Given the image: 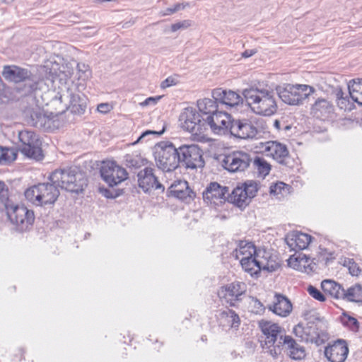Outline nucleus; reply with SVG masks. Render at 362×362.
<instances>
[{
	"label": "nucleus",
	"mask_w": 362,
	"mask_h": 362,
	"mask_svg": "<svg viewBox=\"0 0 362 362\" xmlns=\"http://www.w3.org/2000/svg\"><path fill=\"white\" fill-rule=\"evenodd\" d=\"M253 112L262 116H272L278 109L275 93L272 89L251 86L242 93Z\"/></svg>",
	"instance_id": "1"
},
{
	"label": "nucleus",
	"mask_w": 362,
	"mask_h": 362,
	"mask_svg": "<svg viewBox=\"0 0 362 362\" xmlns=\"http://www.w3.org/2000/svg\"><path fill=\"white\" fill-rule=\"evenodd\" d=\"M49 180L70 192H82L86 185L84 174L76 167L57 169L50 174Z\"/></svg>",
	"instance_id": "2"
},
{
	"label": "nucleus",
	"mask_w": 362,
	"mask_h": 362,
	"mask_svg": "<svg viewBox=\"0 0 362 362\" xmlns=\"http://www.w3.org/2000/svg\"><path fill=\"white\" fill-rule=\"evenodd\" d=\"M259 327L262 332L260 343L262 349L274 358L281 352V341L284 340V329L278 324L267 320H260Z\"/></svg>",
	"instance_id": "3"
},
{
	"label": "nucleus",
	"mask_w": 362,
	"mask_h": 362,
	"mask_svg": "<svg viewBox=\"0 0 362 362\" xmlns=\"http://www.w3.org/2000/svg\"><path fill=\"white\" fill-rule=\"evenodd\" d=\"M156 165L163 172H172L180 164L179 148L169 141L158 143L153 149Z\"/></svg>",
	"instance_id": "4"
},
{
	"label": "nucleus",
	"mask_w": 362,
	"mask_h": 362,
	"mask_svg": "<svg viewBox=\"0 0 362 362\" xmlns=\"http://www.w3.org/2000/svg\"><path fill=\"white\" fill-rule=\"evenodd\" d=\"M28 201L36 206L53 205L60 193L55 183L43 182L27 189L24 193Z\"/></svg>",
	"instance_id": "5"
},
{
	"label": "nucleus",
	"mask_w": 362,
	"mask_h": 362,
	"mask_svg": "<svg viewBox=\"0 0 362 362\" xmlns=\"http://www.w3.org/2000/svg\"><path fill=\"white\" fill-rule=\"evenodd\" d=\"M276 94L286 104L300 105L308 96L314 92V88L308 85L285 84L277 86Z\"/></svg>",
	"instance_id": "6"
},
{
	"label": "nucleus",
	"mask_w": 362,
	"mask_h": 362,
	"mask_svg": "<svg viewBox=\"0 0 362 362\" xmlns=\"http://www.w3.org/2000/svg\"><path fill=\"white\" fill-rule=\"evenodd\" d=\"M19 151L28 158L41 160L44 158L39 136L30 130H22L18 132Z\"/></svg>",
	"instance_id": "7"
},
{
	"label": "nucleus",
	"mask_w": 362,
	"mask_h": 362,
	"mask_svg": "<svg viewBox=\"0 0 362 362\" xmlns=\"http://www.w3.org/2000/svg\"><path fill=\"white\" fill-rule=\"evenodd\" d=\"M10 221L16 226V229L21 232L31 228L35 221V215L32 210L24 205H14L11 202L5 207Z\"/></svg>",
	"instance_id": "8"
},
{
	"label": "nucleus",
	"mask_w": 362,
	"mask_h": 362,
	"mask_svg": "<svg viewBox=\"0 0 362 362\" xmlns=\"http://www.w3.org/2000/svg\"><path fill=\"white\" fill-rule=\"evenodd\" d=\"M293 333L302 341L317 346L324 344L328 339L327 333L320 329L318 325L313 322H309L305 325L298 324L293 328Z\"/></svg>",
	"instance_id": "9"
},
{
	"label": "nucleus",
	"mask_w": 362,
	"mask_h": 362,
	"mask_svg": "<svg viewBox=\"0 0 362 362\" xmlns=\"http://www.w3.org/2000/svg\"><path fill=\"white\" fill-rule=\"evenodd\" d=\"M54 100H59L60 103H64L63 107L59 112L71 109L73 113L81 115L84 113L86 108L83 95L75 93L72 88H67L62 93H58L54 97Z\"/></svg>",
	"instance_id": "10"
},
{
	"label": "nucleus",
	"mask_w": 362,
	"mask_h": 362,
	"mask_svg": "<svg viewBox=\"0 0 362 362\" xmlns=\"http://www.w3.org/2000/svg\"><path fill=\"white\" fill-rule=\"evenodd\" d=\"M257 190L256 182L247 181L241 186H237L228 197V199L240 208L245 207L256 195Z\"/></svg>",
	"instance_id": "11"
},
{
	"label": "nucleus",
	"mask_w": 362,
	"mask_h": 362,
	"mask_svg": "<svg viewBox=\"0 0 362 362\" xmlns=\"http://www.w3.org/2000/svg\"><path fill=\"white\" fill-rule=\"evenodd\" d=\"M180 163L186 168L196 169L204 166L202 150L196 144L182 145L179 147Z\"/></svg>",
	"instance_id": "12"
},
{
	"label": "nucleus",
	"mask_w": 362,
	"mask_h": 362,
	"mask_svg": "<svg viewBox=\"0 0 362 362\" xmlns=\"http://www.w3.org/2000/svg\"><path fill=\"white\" fill-rule=\"evenodd\" d=\"M100 172L102 179L110 187L117 186L128 177L127 170L115 161L103 162Z\"/></svg>",
	"instance_id": "13"
},
{
	"label": "nucleus",
	"mask_w": 362,
	"mask_h": 362,
	"mask_svg": "<svg viewBox=\"0 0 362 362\" xmlns=\"http://www.w3.org/2000/svg\"><path fill=\"white\" fill-rule=\"evenodd\" d=\"M204 202L211 206L217 207L223 204L229 194L228 187L221 186L218 182H211L203 192Z\"/></svg>",
	"instance_id": "14"
},
{
	"label": "nucleus",
	"mask_w": 362,
	"mask_h": 362,
	"mask_svg": "<svg viewBox=\"0 0 362 362\" xmlns=\"http://www.w3.org/2000/svg\"><path fill=\"white\" fill-rule=\"evenodd\" d=\"M251 161L252 159L247 153L234 151L224 156L222 165L229 172H242L249 167Z\"/></svg>",
	"instance_id": "15"
},
{
	"label": "nucleus",
	"mask_w": 362,
	"mask_h": 362,
	"mask_svg": "<svg viewBox=\"0 0 362 362\" xmlns=\"http://www.w3.org/2000/svg\"><path fill=\"white\" fill-rule=\"evenodd\" d=\"M182 128L192 134L198 135L203 131V122L201 115L194 109L187 107L184 110L180 116Z\"/></svg>",
	"instance_id": "16"
},
{
	"label": "nucleus",
	"mask_w": 362,
	"mask_h": 362,
	"mask_svg": "<svg viewBox=\"0 0 362 362\" xmlns=\"http://www.w3.org/2000/svg\"><path fill=\"white\" fill-rule=\"evenodd\" d=\"M209 126L213 132L217 134H226L230 129L233 120L231 116L226 112L218 111L202 118Z\"/></svg>",
	"instance_id": "17"
},
{
	"label": "nucleus",
	"mask_w": 362,
	"mask_h": 362,
	"mask_svg": "<svg viewBox=\"0 0 362 362\" xmlns=\"http://www.w3.org/2000/svg\"><path fill=\"white\" fill-rule=\"evenodd\" d=\"M139 187L145 192L148 193L152 190H160L164 192V186L159 182L158 177L155 175V169L146 167L140 170L137 174Z\"/></svg>",
	"instance_id": "18"
},
{
	"label": "nucleus",
	"mask_w": 362,
	"mask_h": 362,
	"mask_svg": "<svg viewBox=\"0 0 362 362\" xmlns=\"http://www.w3.org/2000/svg\"><path fill=\"white\" fill-rule=\"evenodd\" d=\"M246 291V285L243 282L234 281L218 291L220 298L225 300L230 306H235L237 301L240 300V296Z\"/></svg>",
	"instance_id": "19"
},
{
	"label": "nucleus",
	"mask_w": 362,
	"mask_h": 362,
	"mask_svg": "<svg viewBox=\"0 0 362 362\" xmlns=\"http://www.w3.org/2000/svg\"><path fill=\"white\" fill-rule=\"evenodd\" d=\"M349 354L345 340L338 339L325 348V355L330 362H344Z\"/></svg>",
	"instance_id": "20"
},
{
	"label": "nucleus",
	"mask_w": 362,
	"mask_h": 362,
	"mask_svg": "<svg viewBox=\"0 0 362 362\" xmlns=\"http://www.w3.org/2000/svg\"><path fill=\"white\" fill-rule=\"evenodd\" d=\"M230 133L238 138L247 139L255 138L257 133V129L246 120H233Z\"/></svg>",
	"instance_id": "21"
},
{
	"label": "nucleus",
	"mask_w": 362,
	"mask_h": 362,
	"mask_svg": "<svg viewBox=\"0 0 362 362\" xmlns=\"http://www.w3.org/2000/svg\"><path fill=\"white\" fill-rule=\"evenodd\" d=\"M311 114L321 120H329L334 117V107L329 100L325 98H318L312 105Z\"/></svg>",
	"instance_id": "22"
},
{
	"label": "nucleus",
	"mask_w": 362,
	"mask_h": 362,
	"mask_svg": "<svg viewBox=\"0 0 362 362\" xmlns=\"http://www.w3.org/2000/svg\"><path fill=\"white\" fill-rule=\"evenodd\" d=\"M212 98L217 101L230 107H235L243 102V98L238 93L230 90L216 88L212 91Z\"/></svg>",
	"instance_id": "23"
},
{
	"label": "nucleus",
	"mask_w": 362,
	"mask_h": 362,
	"mask_svg": "<svg viewBox=\"0 0 362 362\" xmlns=\"http://www.w3.org/2000/svg\"><path fill=\"white\" fill-rule=\"evenodd\" d=\"M285 241L291 250L296 252L308 247L311 236L299 231H293L286 235Z\"/></svg>",
	"instance_id": "24"
},
{
	"label": "nucleus",
	"mask_w": 362,
	"mask_h": 362,
	"mask_svg": "<svg viewBox=\"0 0 362 362\" xmlns=\"http://www.w3.org/2000/svg\"><path fill=\"white\" fill-rule=\"evenodd\" d=\"M169 193L185 202H189L195 197V193L189 187L188 182L184 180L175 181L169 187Z\"/></svg>",
	"instance_id": "25"
},
{
	"label": "nucleus",
	"mask_w": 362,
	"mask_h": 362,
	"mask_svg": "<svg viewBox=\"0 0 362 362\" xmlns=\"http://www.w3.org/2000/svg\"><path fill=\"white\" fill-rule=\"evenodd\" d=\"M285 349L286 354L293 360H301L305 356V350L292 337L284 336L281 341V349Z\"/></svg>",
	"instance_id": "26"
},
{
	"label": "nucleus",
	"mask_w": 362,
	"mask_h": 362,
	"mask_svg": "<svg viewBox=\"0 0 362 362\" xmlns=\"http://www.w3.org/2000/svg\"><path fill=\"white\" fill-rule=\"evenodd\" d=\"M264 151L267 156L282 163L288 156V151L286 145L276 141H269L264 144Z\"/></svg>",
	"instance_id": "27"
},
{
	"label": "nucleus",
	"mask_w": 362,
	"mask_h": 362,
	"mask_svg": "<svg viewBox=\"0 0 362 362\" xmlns=\"http://www.w3.org/2000/svg\"><path fill=\"white\" fill-rule=\"evenodd\" d=\"M268 308L279 316L286 317L292 311V304L284 296L276 293L273 303Z\"/></svg>",
	"instance_id": "28"
},
{
	"label": "nucleus",
	"mask_w": 362,
	"mask_h": 362,
	"mask_svg": "<svg viewBox=\"0 0 362 362\" xmlns=\"http://www.w3.org/2000/svg\"><path fill=\"white\" fill-rule=\"evenodd\" d=\"M29 123L38 129L51 131L54 129V120L42 110H35L30 113Z\"/></svg>",
	"instance_id": "29"
},
{
	"label": "nucleus",
	"mask_w": 362,
	"mask_h": 362,
	"mask_svg": "<svg viewBox=\"0 0 362 362\" xmlns=\"http://www.w3.org/2000/svg\"><path fill=\"white\" fill-rule=\"evenodd\" d=\"M4 77L11 81L20 83L30 79L31 74L26 69L17 66H5L3 70Z\"/></svg>",
	"instance_id": "30"
},
{
	"label": "nucleus",
	"mask_w": 362,
	"mask_h": 362,
	"mask_svg": "<svg viewBox=\"0 0 362 362\" xmlns=\"http://www.w3.org/2000/svg\"><path fill=\"white\" fill-rule=\"evenodd\" d=\"M257 252L258 250L256 249L252 243L240 241L238 247L233 251L231 255L236 259H239L240 262L241 259L251 258V257L256 255Z\"/></svg>",
	"instance_id": "31"
},
{
	"label": "nucleus",
	"mask_w": 362,
	"mask_h": 362,
	"mask_svg": "<svg viewBox=\"0 0 362 362\" xmlns=\"http://www.w3.org/2000/svg\"><path fill=\"white\" fill-rule=\"evenodd\" d=\"M257 257H260L261 259V270L274 272L281 266L277 257L272 255L265 250L259 249Z\"/></svg>",
	"instance_id": "32"
},
{
	"label": "nucleus",
	"mask_w": 362,
	"mask_h": 362,
	"mask_svg": "<svg viewBox=\"0 0 362 362\" xmlns=\"http://www.w3.org/2000/svg\"><path fill=\"white\" fill-rule=\"evenodd\" d=\"M321 287L326 294L337 299H344L345 289L336 281L329 279L324 280L321 283Z\"/></svg>",
	"instance_id": "33"
},
{
	"label": "nucleus",
	"mask_w": 362,
	"mask_h": 362,
	"mask_svg": "<svg viewBox=\"0 0 362 362\" xmlns=\"http://www.w3.org/2000/svg\"><path fill=\"white\" fill-rule=\"evenodd\" d=\"M310 260L309 257L303 254H299L296 257L293 255L288 259V265L296 270L308 272L310 270H312Z\"/></svg>",
	"instance_id": "34"
},
{
	"label": "nucleus",
	"mask_w": 362,
	"mask_h": 362,
	"mask_svg": "<svg viewBox=\"0 0 362 362\" xmlns=\"http://www.w3.org/2000/svg\"><path fill=\"white\" fill-rule=\"evenodd\" d=\"M240 264L245 272L252 276H257L261 271V259L260 257H257V254L251 258L241 259Z\"/></svg>",
	"instance_id": "35"
},
{
	"label": "nucleus",
	"mask_w": 362,
	"mask_h": 362,
	"mask_svg": "<svg viewBox=\"0 0 362 362\" xmlns=\"http://www.w3.org/2000/svg\"><path fill=\"white\" fill-rule=\"evenodd\" d=\"M349 96L351 100L362 106V79H353L348 83Z\"/></svg>",
	"instance_id": "36"
},
{
	"label": "nucleus",
	"mask_w": 362,
	"mask_h": 362,
	"mask_svg": "<svg viewBox=\"0 0 362 362\" xmlns=\"http://www.w3.org/2000/svg\"><path fill=\"white\" fill-rule=\"evenodd\" d=\"M217 101L214 98H203L197 101V107L203 115H211L217 110Z\"/></svg>",
	"instance_id": "37"
},
{
	"label": "nucleus",
	"mask_w": 362,
	"mask_h": 362,
	"mask_svg": "<svg viewBox=\"0 0 362 362\" xmlns=\"http://www.w3.org/2000/svg\"><path fill=\"white\" fill-rule=\"evenodd\" d=\"M344 299L352 302L362 303V286L355 284L345 290Z\"/></svg>",
	"instance_id": "38"
},
{
	"label": "nucleus",
	"mask_w": 362,
	"mask_h": 362,
	"mask_svg": "<svg viewBox=\"0 0 362 362\" xmlns=\"http://www.w3.org/2000/svg\"><path fill=\"white\" fill-rule=\"evenodd\" d=\"M221 315L226 320L227 323L232 327H238L240 325V318L238 315L233 310H226L221 312Z\"/></svg>",
	"instance_id": "39"
},
{
	"label": "nucleus",
	"mask_w": 362,
	"mask_h": 362,
	"mask_svg": "<svg viewBox=\"0 0 362 362\" xmlns=\"http://www.w3.org/2000/svg\"><path fill=\"white\" fill-rule=\"evenodd\" d=\"M17 154L13 149L0 146V164H6L16 159Z\"/></svg>",
	"instance_id": "40"
},
{
	"label": "nucleus",
	"mask_w": 362,
	"mask_h": 362,
	"mask_svg": "<svg viewBox=\"0 0 362 362\" xmlns=\"http://www.w3.org/2000/svg\"><path fill=\"white\" fill-rule=\"evenodd\" d=\"M253 164L259 175L264 177L269 173L271 170L270 165L264 158L256 157Z\"/></svg>",
	"instance_id": "41"
},
{
	"label": "nucleus",
	"mask_w": 362,
	"mask_h": 362,
	"mask_svg": "<svg viewBox=\"0 0 362 362\" xmlns=\"http://www.w3.org/2000/svg\"><path fill=\"white\" fill-rule=\"evenodd\" d=\"M0 202L4 207L11 202L9 199L8 187L4 181L0 180Z\"/></svg>",
	"instance_id": "42"
},
{
	"label": "nucleus",
	"mask_w": 362,
	"mask_h": 362,
	"mask_svg": "<svg viewBox=\"0 0 362 362\" xmlns=\"http://www.w3.org/2000/svg\"><path fill=\"white\" fill-rule=\"evenodd\" d=\"M342 323L349 327L353 332H357L359 329V323L358 320L351 316L344 315L342 318Z\"/></svg>",
	"instance_id": "43"
},
{
	"label": "nucleus",
	"mask_w": 362,
	"mask_h": 362,
	"mask_svg": "<svg viewBox=\"0 0 362 362\" xmlns=\"http://www.w3.org/2000/svg\"><path fill=\"white\" fill-rule=\"evenodd\" d=\"M77 69L78 73V79L86 81L90 76V70L88 66L85 64L78 63L77 64Z\"/></svg>",
	"instance_id": "44"
},
{
	"label": "nucleus",
	"mask_w": 362,
	"mask_h": 362,
	"mask_svg": "<svg viewBox=\"0 0 362 362\" xmlns=\"http://www.w3.org/2000/svg\"><path fill=\"white\" fill-rule=\"evenodd\" d=\"M99 191L105 197L108 199L116 198L122 193V189H110L104 187H100Z\"/></svg>",
	"instance_id": "45"
},
{
	"label": "nucleus",
	"mask_w": 362,
	"mask_h": 362,
	"mask_svg": "<svg viewBox=\"0 0 362 362\" xmlns=\"http://www.w3.org/2000/svg\"><path fill=\"white\" fill-rule=\"evenodd\" d=\"M349 97V95H346L344 98L338 100L337 105L340 109L345 111H351L354 108V105L350 101Z\"/></svg>",
	"instance_id": "46"
},
{
	"label": "nucleus",
	"mask_w": 362,
	"mask_h": 362,
	"mask_svg": "<svg viewBox=\"0 0 362 362\" xmlns=\"http://www.w3.org/2000/svg\"><path fill=\"white\" fill-rule=\"evenodd\" d=\"M308 292L313 298L320 302H324L326 299L325 295L313 286H308Z\"/></svg>",
	"instance_id": "47"
},
{
	"label": "nucleus",
	"mask_w": 362,
	"mask_h": 362,
	"mask_svg": "<svg viewBox=\"0 0 362 362\" xmlns=\"http://www.w3.org/2000/svg\"><path fill=\"white\" fill-rule=\"evenodd\" d=\"M191 25L190 21L185 20L180 22H177L171 25L172 32H176L180 29H186Z\"/></svg>",
	"instance_id": "48"
},
{
	"label": "nucleus",
	"mask_w": 362,
	"mask_h": 362,
	"mask_svg": "<svg viewBox=\"0 0 362 362\" xmlns=\"http://www.w3.org/2000/svg\"><path fill=\"white\" fill-rule=\"evenodd\" d=\"M348 269L352 276H358L361 272L358 264L352 259H349L348 261Z\"/></svg>",
	"instance_id": "49"
},
{
	"label": "nucleus",
	"mask_w": 362,
	"mask_h": 362,
	"mask_svg": "<svg viewBox=\"0 0 362 362\" xmlns=\"http://www.w3.org/2000/svg\"><path fill=\"white\" fill-rule=\"evenodd\" d=\"M177 83V80L175 78H174L173 76H169L166 79H165L164 81H163L161 82L160 88L162 89H165L170 86H175Z\"/></svg>",
	"instance_id": "50"
},
{
	"label": "nucleus",
	"mask_w": 362,
	"mask_h": 362,
	"mask_svg": "<svg viewBox=\"0 0 362 362\" xmlns=\"http://www.w3.org/2000/svg\"><path fill=\"white\" fill-rule=\"evenodd\" d=\"M165 132V129L163 128L161 131L160 132H156V131H151V130H147L146 132H144V133H142L140 136L137 139V140L134 143V144H137L139 142H141L142 141V140L146 136H148L150 134H154V135H157V136H159V135H161L163 134V132Z\"/></svg>",
	"instance_id": "51"
},
{
	"label": "nucleus",
	"mask_w": 362,
	"mask_h": 362,
	"mask_svg": "<svg viewBox=\"0 0 362 362\" xmlns=\"http://www.w3.org/2000/svg\"><path fill=\"white\" fill-rule=\"evenodd\" d=\"M72 71L73 70L67 66H59V73L60 76L62 74L63 78L70 77L72 74Z\"/></svg>",
	"instance_id": "52"
},
{
	"label": "nucleus",
	"mask_w": 362,
	"mask_h": 362,
	"mask_svg": "<svg viewBox=\"0 0 362 362\" xmlns=\"http://www.w3.org/2000/svg\"><path fill=\"white\" fill-rule=\"evenodd\" d=\"M285 184L284 182H279L274 185L270 187V193L278 194L281 193L282 189H284Z\"/></svg>",
	"instance_id": "53"
},
{
	"label": "nucleus",
	"mask_w": 362,
	"mask_h": 362,
	"mask_svg": "<svg viewBox=\"0 0 362 362\" xmlns=\"http://www.w3.org/2000/svg\"><path fill=\"white\" fill-rule=\"evenodd\" d=\"M162 96L149 97L146 98L144 102L141 103V105L147 106L151 104L155 105L160 100Z\"/></svg>",
	"instance_id": "54"
},
{
	"label": "nucleus",
	"mask_w": 362,
	"mask_h": 362,
	"mask_svg": "<svg viewBox=\"0 0 362 362\" xmlns=\"http://www.w3.org/2000/svg\"><path fill=\"white\" fill-rule=\"evenodd\" d=\"M97 110L100 113L106 114L111 110V106L108 103H100L98 105Z\"/></svg>",
	"instance_id": "55"
},
{
	"label": "nucleus",
	"mask_w": 362,
	"mask_h": 362,
	"mask_svg": "<svg viewBox=\"0 0 362 362\" xmlns=\"http://www.w3.org/2000/svg\"><path fill=\"white\" fill-rule=\"evenodd\" d=\"M253 303H254L253 306L256 309V310H255L256 313H260V312L264 311V306L258 299L253 298Z\"/></svg>",
	"instance_id": "56"
},
{
	"label": "nucleus",
	"mask_w": 362,
	"mask_h": 362,
	"mask_svg": "<svg viewBox=\"0 0 362 362\" xmlns=\"http://www.w3.org/2000/svg\"><path fill=\"white\" fill-rule=\"evenodd\" d=\"M335 95H336L337 102H338L339 100L344 98L346 95L344 94V93L342 91L341 88L336 89Z\"/></svg>",
	"instance_id": "57"
},
{
	"label": "nucleus",
	"mask_w": 362,
	"mask_h": 362,
	"mask_svg": "<svg viewBox=\"0 0 362 362\" xmlns=\"http://www.w3.org/2000/svg\"><path fill=\"white\" fill-rule=\"evenodd\" d=\"M255 53L256 51L255 49H247L243 52L242 56L244 58H248L255 54Z\"/></svg>",
	"instance_id": "58"
},
{
	"label": "nucleus",
	"mask_w": 362,
	"mask_h": 362,
	"mask_svg": "<svg viewBox=\"0 0 362 362\" xmlns=\"http://www.w3.org/2000/svg\"><path fill=\"white\" fill-rule=\"evenodd\" d=\"M189 6V4L188 3H186V4H176L173 8H174V11L175 12L180 11V10H182V9H184L186 6Z\"/></svg>",
	"instance_id": "59"
},
{
	"label": "nucleus",
	"mask_w": 362,
	"mask_h": 362,
	"mask_svg": "<svg viewBox=\"0 0 362 362\" xmlns=\"http://www.w3.org/2000/svg\"><path fill=\"white\" fill-rule=\"evenodd\" d=\"M175 13L173 7L168 8L163 15H170Z\"/></svg>",
	"instance_id": "60"
},
{
	"label": "nucleus",
	"mask_w": 362,
	"mask_h": 362,
	"mask_svg": "<svg viewBox=\"0 0 362 362\" xmlns=\"http://www.w3.org/2000/svg\"><path fill=\"white\" fill-rule=\"evenodd\" d=\"M6 4H10L13 2L14 0H2Z\"/></svg>",
	"instance_id": "61"
},
{
	"label": "nucleus",
	"mask_w": 362,
	"mask_h": 362,
	"mask_svg": "<svg viewBox=\"0 0 362 362\" xmlns=\"http://www.w3.org/2000/svg\"><path fill=\"white\" fill-rule=\"evenodd\" d=\"M274 125L279 128V122L278 120H276L274 122Z\"/></svg>",
	"instance_id": "62"
}]
</instances>
